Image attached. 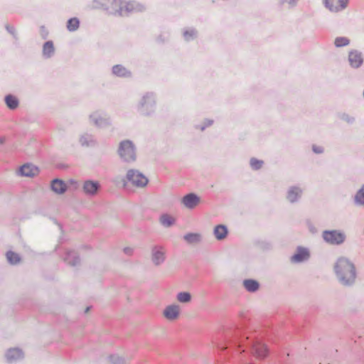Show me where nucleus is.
Listing matches in <instances>:
<instances>
[{
  "instance_id": "obj_11",
  "label": "nucleus",
  "mask_w": 364,
  "mask_h": 364,
  "mask_svg": "<svg viewBox=\"0 0 364 364\" xmlns=\"http://www.w3.org/2000/svg\"><path fill=\"white\" fill-rule=\"evenodd\" d=\"M348 61L351 68L359 69L364 63L363 53L357 49H351L348 53Z\"/></svg>"
},
{
  "instance_id": "obj_16",
  "label": "nucleus",
  "mask_w": 364,
  "mask_h": 364,
  "mask_svg": "<svg viewBox=\"0 0 364 364\" xmlns=\"http://www.w3.org/2000/svg\"><path fill=\"white\" fill-rule=\"evenodd\" d=\"M5 358L8 363L12 364L23 360L24 353L19 348H11L6 351Z\"/></svg>"
},
{
  "instance_id": "obj_51",
  "label": "nucleus",
  "mask_w": 364,
  "mask_h": 364,
  "mask_svg": "<svg viewBox=\"0 0 364 364\" xmlns=\"http://www.w3.org/2000/svg\"><path fill=\"white\" fill-rule=\"evenodd\" d=\"M69 183H70V184H77V181H76L75 180H74V179H70V180L69 181Z\"/></svg>"
},
{
  "instance_id": "obj_49",
  "label": "nucleus",
  "mask_w": 364,
  "mask_h": 364,
  "mask_svg": "<svg viewBox=\"0 0 364 364\" xmlns=\"http://www.w3.org/2000/svg\"><path fill=\"white\" fill-rule=\"evenodd\" d=\"M5 141H6L5 137H4V136H0V145L4 144V142H5Z\"/></svg>"
},
{
  "instance_id": "obj_34",
  "label": "nucleus",
  "mask_w": 364,
  "mask_h": 364,
  "mask_svg": "<svg viewBox=\"0 0 364 364\" xmlns=\"http://www.w3.org/2000/svg\"><path fill=\"white\" fill-rule=\"evenodd\" d=\"M176 299L181 304H187L191 301L192 295L188 291H180L176 295Z\"/></svg>"
},
{
  "instance_id": "obj_52",
  "label": "nucleus",
  "mask_w": 364,
  "mask_h": 364,
  "mask_svg": "<svg viewBox=\"0 0 364 364\" xmlns=\"http://www.w3.org/2000/svg\"><path fill=\"white\" fill-rule=\"evenodd\" d=\"M363 97H364V90H363Z\"/></svg>"
},
{
  "instance_id": "obj_44",
  "label": "nucleus",
  "mask_w": 364,
  "mask_h": 364,
  "mask_svg": "<svg viewBox=\"0 0 364 364\" xmlns=\"http://www.w3.org/2000/svg\"><path fill=\"white\" fill-rule=\"evenodd\" d=\"M5 28L7 31L8 33H9L11 35H12L13 38L16 40L18 39L17 33L16 31V29L14 26H10L9 24H6L5 26Z\"/></svg>"
},
{
  "instance_id": "obj_39",
  "label": "nucleus",
  "mask_w": 364,
  "mask_h": 364,
  "mask_svg": "<svg viewBox=\"0 0 364 364\" xmlns=\"http://www.w3.org/2000/svg\"><path fill=\"white\" fill-rule=\"evenodd\" d=\"M109 360L112 364H125L126 360L124 357L117 354L109 355Z\"/></svg>"
},
{
  "instance_id": "obj_41",
  "label": "nucleus",
  "mask_w": 364,
  "mask_h": 364,
  "mask_svg": "<svg viewBox=\"0 0 364 364\" xmlns=\"http://www.w3.org/2000/svg\"><path fill=\"white\" fill-rule=\"evenodd\" d=\"M299 0H279V3L280 5L287 4L289 9L295 8Z\"/></svg>"
},
{
  "instance_id": "obj_35",
  "label": "nucleus",
  "mask_w": 364,
  "mask_h": 364,
  "mask_svg": "<svg viewBox=\"0 0 364 364\" xmlns=\"http://www.w3.org/2000/svg\"><path fill=\"white\" fill-rule=\"evenodd\" d=\"M350 43V40L346 36H338L334 40V46L336 48H343L348 46Z\"/></svg>"
},
{
  "instance_id": "obj_14",
  "label": "nucleus",
  "mask_w": 364,
  "mask_h": 364,
  "mask_svg": "<svg viewBox=\"0 0 364 364\" xmlns=\"http://www.w3.org/2000/svg\"><path fill=\"white\" fill-rule=\"evenodd\" d=\"M322 2L329 11L339 13L347 8L349 0H322Z\"/></svg>"
},
{
  "instance_id": "obj_40",
  "label": "nucleus",
  "mask_w": 364,
  "mask_h": 364,
  "mask_svg": "<svg viewBox=\"0 0 364 364\" xmlns=\"http://www.w3.org/2000/svg\"><path fill=\"white\" fill-rule=\"evenodd\" d=\"M256 244L262 250H269L272 247L271 242L267 240H257Z\"/></svg>"
},
{
  "instance_id": "obj_20",
  "label": "nucleus",
  "mask_w": 364,
  "mask_h": 364,
  "mask_svg": "<svg viewBox=\"0 0 364 364\" xmlns=\"http://www.w3.org/2000/svg\"><path fill=\"white\" fill-rule=\"evenodd\" d=\"M112 75L121 78L132 77V73L122 64H117L112 68Z\"/></svg>"
},
{
  "instance_id": "obj_37",
  "label": "nucleus",
  "mask_w": 364,
  "mask_h": 364,
  "mask_svg": "<svg viewBox=\"0 0 364 364\" xmlns=\"http://www.w3.org/2000/svg\"><path fill=\"white\" fill-rule=\"evenodd\" d=\"M264 161L261 159L252 157L250 160V166L254 171H259L262 168Z\"/></svg>"
},
{
  "instance_id": "obj_29",
  "label": "nucleus",
  "mask_w": 364,
  "mask_h": 364,
  "mask_svg": "<svg viewBox=\"0 0 364 364\" xmlns=\"http://www.w3.org/2000/svg\"><path fill=\"white\" fill-rule=\"evenodd\" d=\"M201 239V235L197 232H188L183 235V240L190 245L198 244Z\"/></svg>"
},
{
  "instance_id": "obj_32",
  "label": "nucleus",
  "mask_w": 364,
  "mask_h": 364,
  "mask_svg": "<svg viewBox=\"0 0 364 364\" xmlns=\"http://www.w3.org/2000/svg\"><path fill=\"white\" fill-rule=\"evenodd\" d=\"M6 257L7 262H9V264H10L11 265H16L21 260V257L19 255V254H18L12 250L7 251L6 253Z\"/></svg>"
},
{
  "instance_id": "obj_5",
  "label": "nucleus",
  "mask_w": 364,
  "mask_h": 364,
  "mask_svg": "<svg viewBox=\"0 0 364 364\" xmlns=\"http://www.w3.org/2000/svg\"><path fill=\"white\" fill-rule=\"evenodd\" d=\"M122 0H93L92 9H102L107 14L114 16H121L122 14Z\"/></svg>"
},
{
  "instance_id": "obj_50",
  "label": "nucleus",
  "mask_w": 364,
  "mask_h": 364,
  "mask_svg": "<svg viewBox=\"0 0 364 364\" xmlns=\"http://www.w3.org/2000/svg\"><path fill=\"white\" fill-rule=\"evenodd\" d=\"M91 308H92V306H87V307L85 308V311H84V313H85V314H87V313L90 311Z\"/></svg>"
},
{
  "instance_id": "obj_36",
  "label": "nucleus",
  "mask_w": 364,
  "mask_h": 364,
  "mask_svg": "<svg viewBox=\"0 0 364 364\" xmlns=\"http://www.w3.org/2000/svg\"><path fill=\"white\" fill-rule=\"evenodd\" d=\"M113 183H114V185L116 186L121 187L124 189H126L128 186V181L126 178V176H117L113 179Z\"/></svg>"
},
{
  "instance_id": "obj_3",
  "label": "nucleus",
  "mask_w": 364,
  "mask_h": 364,
  "mask_svg": "<svg viewBox=\"0 0 364 364\" xmlns=\"http://www.w3.org/2000/svg\"><path fill=\"white\" fill-rule=\"evenodd\" d=\"M156 100L154 92L143 93L135 106L136 112L143 117H154L156 111Z\"/></svg>"
},
{
  "instance_id": "obj_48",
  "label": "nucleus",
  "mask_w": 364,
  "mask_h": 364,
  "mask_svg": "<svg viewBox=\"0 0 364 364\" xmlns=\"http://www.w3.org/2000/svg\"><path fill=\"white\" fill-rule=\"evenodd\" d=\"M123 252H124V254L131 256V255H132V254L134 252V249L130 247H125L123 249Z\"/></svg>"
},
{
  "instance_id": "obj_42",
  "label": "nucleus",
  "mask_w": 364,
  "mask_h": 364,
  "mask_svg": "<svg viewBox=\"0 0 364 364\" xmlns=\"http://www.w3.org/2000/svg\"><path fill=\"white\" fill-rule=\"evenodd\" d=\"M306 225L309 230V231L313 234L315 235L318 232L317 228L313 224V223L310 220H306Z\"/></svg>"
},
{
  "instance_id": "obj_19",
  "label": "nucleus",
  "mask_w": 364,
  "mask_h": 364,
  "mask_svg": "<svg viewBox=\"0 0 364 364\" xmlns=\"http://www.w3.org/2000/svg\"><path fill=\"white\" fill-rule=\"evenodd\" d=\"M50 187L52 191L58 195L65 193L68 186L63 179L56 178L50 181Z\"/></svg>"
},
{
  "instance_id": "obj_10",
  "label": "nucleus",
  "mask_w": 364,
  "mask_h": 364,
  "mask_svg": "<svg viewBox=\"0 0 364 364\" xmlns=\"http://www.w3.org/2000/svg\"><path fill=\"white\" fill-rule=\"evenodd\" d=\"M122 14L121 16H129L134 13H141L146 11L145 5L136 1H122Z\"/></svg>"
},
{
  "instance_id": "obj_9",
  "label": "nucleus",
  "mask_w": 364,
  "mask_h": 364,
  "mask_svg": "<svg viewBox=\"0 0 364 364\" xmlns=\"http://www.w3.org/2000/svg\"><path fill=\"white\" fill-rule=\"evenodd\" d=\"M311 257V252L308 247L297 246L289 260L292 264H301L307 262Z\"/></svg>"
},
{
  "instance_id": "obj_43",
  "label": "nucleus",
  "mask_w": 364,
  "mask_h": 364,
  "mask_svg": "<svg viewBox=\"0 0 364 364\" xmlns=\"http://www.w3.org/2000/svg\"><path fill=\"white\" fill-rule=\"evenodd\" d=\"M340 119L343 121L346 122L347 123L352 124L355 122V118L352 116H350L349 114L346 113H342L340 116Z\"/></svg>"
},
{
  "instance_id": "obj_33",
  "label": "nucleus",
  "mask_w": 364,
  "mask_h": 364,
  "mask_svg": "<svg viewBox=\"0 0 364 364\" xmlns=\"http://www.w3.org/2000/svg\"><path fill=\"white\" fill-rule=\"evenodd\" d=\"M353 202L357 206L364 207V184L356 191Z\"/></svg>"
},
{
  "instance_id": "obj_23",
  "label": "nucleus",
  "mask_w": 364,
  "mask_h": 364,
  "mask_svg": "<svg viewBox=\"0 0 364 364\" xmlns=\"http://www.w3.org/2000/svg\"><path fill=\"white\" fill-rule=\"evenodd\" d=\"M55 48L51 40L46 41L42 46V57L43 59H50L54 56Z\"/></svg>"
},
{
  "instance_id": "obj_1",
  "label": "nucleus",
  "mask_w": 364,
  "mask_h": 364,
  "mask_svg": "<svg viewBox=\"0 0 364 364\" xmlns=\"http://www.w3.org/2000/svg\"><path fill=\"white\" fill-rule=\"evenodd\" d=\"M269 340V329L264 326L233 325L224 330L223 341L218 345V350L226 358L246 353L258 360H264L272 353L267 343Z\"/></svg>"
},
{
  "instance_id": "obj_21",
  "label": "nucleus",
  "mask_w": 364,
  "mask_h": 364,
  "mask_svg": "<svg viewBox=\"0 0 364 364\" xmlns=\"http://www.w3.org/2000/svg\"><path fill=\"white\" fill-rule=\"evenodd\" d=\"M164 316L168 321H174L179 317L180 308L177 304L167 306L164 310Z\"/></svg>"
},
{
  "instance_id": "obj_17",
  "label": "nucleus",
  "mask_w": 364,
  "mask_h": 364,
  "mask_svg": "<svg viewBox=\"0 0 364 364\" xmlns=\"http://www.w3.org/2000/svg\"><path fill=\"white\" fill-rule=\"evenodd\" d=\"M200 203V198L195 193H188L181 198V203L188 209L195 208Z\"/></svg>"
},
{
  "instance_id": "obj_26",
  "label": "nucleus",
  "mask_w": 364,
  "mask_h": 364,
  "mask_svg": "<svg viewBox=\"0 0 364 364\" xmlns=\"http://www.w3.org/2000/svg\"><path fill=\"white\" fill-rule=\"evenodd\" d=\"M242 286L250 293H255L260 288V283L255 279H245L242 281Z\"/></svg>"
},
{
  "instance_id": "obj_2",
  "label": "nucleus",
  "mask_w": 364,
  "mask_h": 364,
  "mask_svg": "<svg viewBox=\"0 0 364 364\" xmlns=\"http://www.w3.org/2000/svg\"><path fill=\"white\" fill-rule=\"evenodd\" d=\"M338 282L343 287H353L356 280L357 271L355 264L347 257H340L333 266Z\"/></svg>"
},
{
  "instance_id": "obj_4",
  "label": "nucleus",
  "mask_w": 364,
  "mask_h": 364,
  "mask_svg": "<svg viewBox=\"0 0 364 364\" xmlns=\"http://www.w3.org/2000/svg\"><path fill=\"white\" fill-rule=\"evenodd\" d=\"M117 154L123 163L132 164L136 161L137 149L134 141L130 139L119 141Z\"/></svg>"
},
{
  "instance_id": "obj_38",
  "label": "nucleus",
  "mask_w": 364,
  "mask_h": 364,
  "mask_svg": "<svg viewBox=\"0 0 364 364\" xmlns=\"http://www.w3.org/2000/svg\"><path fill=\"white\" fill-rule=\"evenodd\" d=\"M213 124V120L210 119H205L201 124H195L194 128L196 129H200L201 132L205 130L208 127H210Z\"/></svg>"
},
{
  "instance_id": "obj_12",
  "label": "nucleus",
  "mask_w": 364,
  "mask_h": 364,
  "mask_svg": "<svg viewBox=\"0 0 364 364\" xmlns=\"http://www.w3.org/2000/svg\"><path fill=\"white\" fill-rule=\"evenodd\" d=\"M151 260L154 266H161L166 260L164 247L161 245H153L151 248Z\"/></svg>"
},
{
  "instance_id": "obj_28",
  "label": "nucleus",
  "mask_w": 364,
  "mask_h": 364,
  "mask_svg": "<svg viewBox=\"0 0 364 364\" xmlns=\"http://www.w3.org/2000/svg\"><path fill=\"white\" fill-rule=\"evenodd\" d=\"M4 103L10 110L16 109L20 105L18 98L14 94H7L4 96Z\"/></svg>"
},
{
  "instance_id": "obj_45",
  "label": "nucleus",
  "mask_w": 364,
  "mask_h": 364,
  "mask_svg": "<svg viewBox=\"0 0 364 364\" xmlns=\"http://www.w3.org/2000/svg\"><path fill=\"white\" fill-rule=\"evenodd\" d=\"M312 151L316 154H322L324 153V148L322 146H318L316 144H312L311 146Z\"/></svg>"
},
{
  "instance_id": "obj_47",
  "label": "nucleus",
  "mask_w": 364,
  "mask_h": 364,
  "mask_svg": "<svg viewBox=\"0 0 364 364\" xmlns=\"http://www.w3.org/2000/svg\"><path fill=\"white\" fill-rule=\"evenodd\" d=\"M156 41L158 43H164L168 41V38L165 36L164 34H160L157 37Z\"/></svg>"
},
{
  "instance_id": "obj_31",
  "label": "nucleus",
  "mask_w": 364,
  "mask_h": 364,
  "mask_svg": "<svg viewBox=\"0 0 364 364\" xmlns=\"http://www.w3.org/2000/svg\"><path fill=\"white\" fill-rule=\"evenodd\" d=\"M159 222L164 227L170 228L175 224L176 220L169 214L164 213L160 216Z\"/></svg>"
},
{
  "instance_id": "obj_25",
  "label": "nucleus",
  "mask_w": 364,
  "mask_h": 364,
  "mask_svg": "<svg viewBox=\"0 0 364 364\" xmlns=\"http://www.w3.org/2000/svg\"><path fill=\"white\" fill-rule=\"evenodd\" d=\"M228 233L229 230L225 225L219 224L213 228V235L218 241L225 240L228 237Z\"/></svg>"
},
{
  "instance_id": "obj_24",
  "label": "nucleus",
  "mask_w": 364,
  "mask_h": 364,
  "mask_svg": "<svg viewBox=\"0 0 364 364\" xmlns=\"http://www.w3.org/2000/svg\"><path fill=\"white\" fill-rule=\"evenodd\" d=\"M79 143L82 147H94L97 144L95 136L87 132L80 136Z\"/></svg>"
},
{
  "instance_id": "obj_6",
  "label": "nucleus",
  "mask_w": 364,
  "mask_h": 364,
  "mask_svg": "<svg viewBox=\"0 0 364 364\" xmlns=\"http://www.w3.org/2000/svg\"><path fill=\"white\" fill-rule=\"evenodd\" d=\"M321 237L324 242L333 246H340L346 240V235L342 230H324Z\"/></svg>"
},
{
  "instance_id": "obj_7",
  "label": "nucleus",
  "mask_w": 364,
  "mask_h": 364,
  "mask_svg": "<svg viewBox=\"0 0 364 364\" xmlns=\"http://www.w3.org/2000/svg\"><path fill=\"white\" fill-rule=\"evenodd\" d=\"M126 178L136 188H144L147 186L149 178L137 169H129L126 173Z\"/></svg>"
},
{
  "instance_id": "obj_27",
  "label": "nucleus",
  "mask_w": 364,
  "mask_h": 364,
  "mask_svg": "<svg viewBox=\"0 0 364 364\" xmlns=\"http://www.w3.org/2000/svg\"><path fill=\"white\" fill-rule=\"evenodd\" d=\"M182 36L186 42H191L198 38V31L194 27H186L182 30Z\"/></svg>"
},
{
  "instance_id": "obj_18",
  "label": "nucleus",
  "mask_w": 364,
  "mask_h": 364,
  "mask_svg": "<svg viewBox=\"0 0 364 364\" xmlns=\"http://www.w3.org/2000/svg\"><path fill=\"white\" fill-rule=\"evenodd\" d=\"M39 172V169L37 166L26 163L23 164L18 168V174L23 177L33 178L36 176Z\"/></svg>"
},
{
  "instance_id": "obj_22",
  "label": "nucleus",
  "mask_w": 364,
  "mask_h": 364,
  "mask_svg": "<svg viewBox=\"0 0 364 364\" xmlns=\"http://www.w3.org/2000/svg\"><path fill=\"white\" fill-rule=\"evenodd\" d=\"M63 259L72 267H76L80 264V255L75 250H66Z\"/></svg>"
},
{
  "instance_id": "obj_15",
  "label": "nucleus",
  "mask_w": 364,
  "mask_h": 364,
  "mask_svg": "<svg viewBox=\"0 0 364 364\" xmlns=\"http://www.w3.org/2000/svg\"><path fill=\"white\" fill-rule=\"evenodd\" d=\"M304 191L299 186H291L289 187L286 194V199L291 204H295L300 201Z\"/></svg>"
},
{
  "instance_id": "obj_8",
  "label": "nucleus",
  "mask_w": 364,
  "mask_h": 364,
  "mask_svg": "<svg viewBox=\"0 0 364 364\" xmlns=\"http://www.w3.org/2000/svg\"><path fill=\"white\" fill-rule=\"evenodd\" d=\"M89 122L99 129H105L112 124V120L106 114L95 111L89 115Z\"/></svg>"
},
{
  "instance_id": "obj_13",
  "label": "nucleus",
  "mask_w": 364,
  "mask_h": 364,
  "mask_svg": "<svg viewBox=\"0 0 364 364\" xmlns=\"http://www.w3.org/2000/svg\"><path fill=\"white\" fill-rule=\"evenodd\" d=\"M82 191L88 197L96 196L102 188V186L98 181L88 179L83 182Z\"/></svg>"
},
{
  "instance_id": "obj_30",
  "label": "nucleus",
  "mask_w": 364,
  "mask_h": 364,
  "mask_svg": "<svg viewBox=\"0 0 364 364\" xmlns=\"http://www.w3.org/2000/svg\"><path fill=\"white\" fill-rule=\"evenodd\" d=\"M80 26V21L77 17H72L68 19L66 23V28L70 32L77 31Z\"/></svg>"
},
{
  "instance_id": "obj_46",
  "label": "nucleus",
  "mask_w": 364,
  "mask_h": 364,
  "mask_svg": "<svg viewBox=\"0 0 364 364\" xmlns=\"http://www.w3.org/2000/svg\"><path fill=\"white\" fill-rule=\"evenodd\" d=\"M40 35L44 40L47 39L49 35V32L45 26H41L39 29Z\"/></svg>"
}]
</instances>
